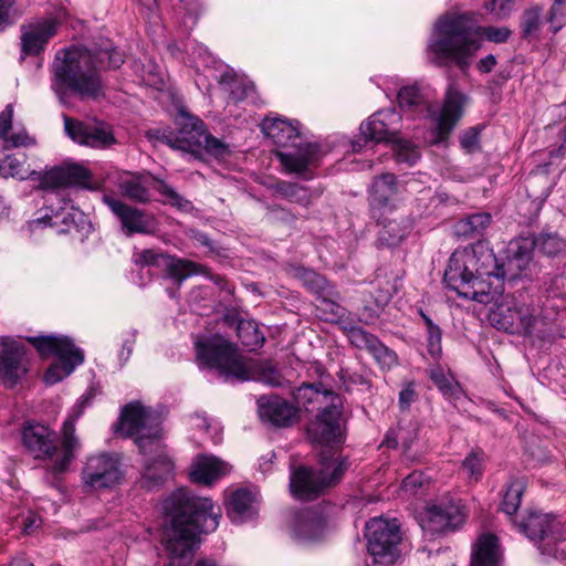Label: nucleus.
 Listing matches in <instances>:
<instances>
[{"label": "nucleus", "instance_id": "nucleus-13", "mask_svg": "<svg viewBox=\"0 0 566 566\" xmlns=\"http://www.w3.org/2000/svg\"><path fill=\"white\" fill-rule=\"evenodd\" d=\"M178 133L166 137V143L174 149L196 156L203 146L208 153L222 157L229 153L228 146L206 132L205 124L198 117L190 115L184 108L176 115Z\"/></svg>", "mask_w": 566, "mask_h": 566}, {"label": "nucleus", "instance_id": "nucleus-62", "mask_svg": "<svg viewBox=\"0 0 566 566\" xmlns=\"http://www.w3.org/2000/svg\"><path fill=\"white\" fill-rule=\"evenodd\" d=\"M495 65H496L495 56L493 54H489L478 62L476 69L479 70V72L485 74V73H490L494 69Z\"/></svg>", "mask_w": 566, "mask_h": 566}, {"label": "nucleus", "instance_id": "nucleus-7", "mask_svg": "<svg viewBox=\"0 0 566 566\" xmlns=\"http://www.w3.org/2000/svg\"><path fill=\"white\" fill-rule=\"evenodd\" d=\"M93 394L86 391L72 407L62 427V440L57 443L55 432L40 422L28 421L21 429V441L34 459H49L51 470L59 474L65 472L75 458L80 441L75 436V421L91 405Z\"/></svg>", "mask_w": 566, "mask_h": 566}, {"label": "nucleus", "instance_id": "nucleus-40", "mask_svg": "<svg viewBox=\"0 0 566 566\" xmlns=\"http://www.w3.org/2000/svg\"><path fill=\"white\" fill-rule=\"evenodd\" d=\"M430 379L449 400H457L462 395V389L454 377L441 366H432L429 369Z\"/></svg>", "mask_w": 566, "mask_h": 566}, {"label": "nucleus", "instance_id": "nucleus-47", "mask_svg": "<svg viewBox=\"0 0 566 566\" xmlns=\"http://www.w3.org/2000/svg\"><path fill=\"white\" fill-rule=\"evenodd\" d=\"M524 492V483L523 481L515 480L510 483L507 486V490L504 494L503 502H502V511L507 515H513L520 504H521V497Z\"/></svg>", "mask_w": 566, "mask_h": 566}, {"label": "nucleus", "instance_id": "nucleus-12", "mask_svg": "<svg viewBox=\"0 0 566 566\" xmlns=\"http://www.w3.org/2000/svg\"><path fill=\"white\" fill-rule=\"evenodd\" d=\"M494 301L495 307L489 318L494 327L510 334L531 335L541 332L545 324L538 310L530 304L521 303L514 296H502V301Z\"/></svg>", "mask_w": 566, "mask_h": 566}, {"label": "nucleus", "instance_id": "nucleus-42", "mask_svg": "<svg viewBox=\"0 0 566 566\" xmlns=\"http://www.w3.org/2000/svg\"><path fill=\"white\" fill-rule=\"evenodd\" d=\"M274 190L280 197L302 206H307L311 201L310 191L296 184L279 181L275 184Z\"/></svg>", "mask_w": 566, "mask_h": 566}, {"label": "nucleus", "instance_id": "nucleus-55", "mask_svg": "<svg viewBox=\"0 0 566 566\" xmlns=\"http://www.w3.org/2000/svg\"><path fill=\"white\" fill-rule=\"evenodd\" d=\"M423 317V321L427 325V333H428V348L431 355H438L441 352V331L439 326L433 324V322L423 313L421 314Z\"/></svg>", "mask_w": 566, "mask_h": 566}, {"label": "nucleus", "instance_id": "nucleus-6", "mask_svg": "<svg viewBox=\"0 0 566 566\" xmlns=\"http://www.w3.org/2000/svg\"><path fill=\"white\" fill-rule=\"evenodd\" d=\"M496 258L484 242L455 250L444 271L447 286L463 298L491 304L499 294L484 279L494 276Z\"/></svg>", "mask_w": 566, "mask_h": 566}, {"label": "nucleus", "instance_id": "nucleus-37", "mask_svg": "<svg viewBox=\"0 0 566 566\" xmlns=\"http://www.w3.org/2000/svg\"><path fill=\"white\" fill-rule=\"evenodd\" d=\"M419 424L417 421L400 422L397 428L390 429L384 440V444L388 448L401 447L406 457L411 461L418 460L419 457L408 455V452L412 448L413 443L418 439Z\"/></svg>", "mask_w": 566, "mask_h": 566}, {"label": "nucleus", "instance_id": "nucleus-4", "mask_svg": "<svg viewBox=\"0 0 566 566\" xmlns=\"http://www.w3.org/2000/svg\"><path fill=\"white\" fill-rule=\"evenodd\" d=\"M40 186L46 192V206L39 211V217L28 222L30 231L50 227L61 234L84 222V213L72 205L65 189L92 188L91 174L85 167L78 164L54 167L41 176Z\"/></svg>", "mask_w": 566, "mask_h": 566}, {"label": "nucleus", "instance_id": "nucleus-20", "mask_svg": "<svg viewBox=\"0 0 566 566\" xmlns=\"http://www.w3.org/2000/svg\"><path fill=\"white\" fill-rule=\"evenodd\" d=\"M120 478L118 459L106 453L87 458L82 471L84 485L92 490L112 488L119 482Z\"/></svg>", "mask_w": 566, "mask_h": 566}, {"label": "nucleus", "instance_id": "nucleus-10", "mask_svg": "<svg viewBox=\"0 0 566 566\" xmlns=\"http://www.w3.org/2000/svg\"><path fill=\"white\" fill-rule=\"evenodd\" d=\"M196 361L201 369L217 370L224 380H249L250 366L235 345L220 335L198 336Z\"/></svg>", "mask_w": 566, "mask_h": 566}, {"label": "nucleus", "instance_id": "nucleus-31", "mask_svg": "<svg viewBox=\"0 0 566 566\" xmlns=\"http://www.w3.org/2000/svg\"><path fill=\"white\" fill-rule=\"evenodd\" d=\"M231 471V465L212 454L197 455L189 471L192 482L211 485Z\"/></svg>", "mask_w": 566, "mask_h": 566}, {"label": "nucleus", "instance_id": "nucleus-1", "mask_svg": "<svg viewBox=\"0 0 566 566\" xmlns=\"http://www.w3.org/2000/svg\"><path fill=\"white\" fill-rule=\"evenodd\" d=\"M163 511L161 543L168 553V566H186L191 562L198 535L218 527L221 509L209 497L179 489L165 499Z\"/></svg>", "mask_w": 566, "mask_h": 566}, {"label": "nucleus", "instance_id": "nucleus-58", "mask_svg": "<svg viewBox=\"0 0 566 566\" xmlns=\"http://www.w3.org/2000/svg\"><path fill=\"white\" fill-rule=\"evenodd\" d=\"M460 144L463 149L468 153H473L479 148L480 144V128L479 127H470L464 130L460 136Z\"/></svg>", "mask_w": 566, "mask_h": 566}, {"label": "nucleus", "instance_id": "nucleus-14", "mask_svg": "<svg viewBox=\"0 0 566 566\" xmlns=\"http://www.w3.org/2000/svg\"><path fill=\"white\" fill-rule=\"evenodd\" d=\"M513 522L531 541L543 542V553L554 555L566 565V545L555 547L558 542H566V523L553 515L536 512Z\"/></svg>", "mask_w": 566, "mask_h": 566}, {"label": "nucleus", "instance_id": "nucleus-27", "mask_svg": "<svg viewBox=\"0 0 566 566\" xmlns=\"http://www.w3.org/2000/svg\"><path fill=\"white\" fill-rule=\"evenodd\" d=\"M566 24V7L552 6L549 17L541 8L526 9L521 17V29L525 35L534 33H557Z\"/></svg>", "mask_w": 566, "mask_h": 566}, {"label": "nucleus", "instance_id": "nucleus-60", "mask_svg": "<svg viewBox=\"0 0 566 566\" xmlns=\"http://www.w3.org/2000/svg\"><path fill=\"white\" fill-rule=\"evenodd\" d=\"M417 398L412 382H408L399 392V405L402 409H408Z\"/></svg>", "mask_w": 566, "mask_h": 566}, {"label": "nucleus", "instance_id": "nucleus-38", "mask_svg": "<svg viewBox=\"0 0 566 566\" xmlns=\"http://www.w3.org/2000/svg\"><path fill=\"white\" fill-rule=\"evenodd\" d=\"M35 175L38 174L27 166V157L22 153L6 155L0 158V176L4 178L13 177L24 180Z\"/></svg>", "mask_w": 566, "mask_h": 566}, {"label": "nucleus", "instance_id": "nucleus-28", "mask_svg": "<svg viewBox=\"0 0 566 566\" xmlns=\"http://www.w3.org/2000/svg\"><path fill=\"white\" fill-rule=\"evenodd\" d=\"M464 522L461 509L452 503L428 506L420 520L423 531L436 534L455 530Z\"/></svg>", "mask_w": 566, "mask_h": 566}, {"label": "nucleus", "instance_id": "nucleus-50", "mask_svg": "<svg viewBox=\"0 0 566 566\" xmlns=\"http://www.w3.org/2000/svg\"><path fill=\"white\" fill-rule=\"evenodd\" d=\"M396 159L398 163H405L408 166L415 165L420 158V151L409 140L398 138L395 143Z\"/></svg>", "mask_w": 566, "mask_h": 566}, {"label": "nucleus", "instance_id": "nucleus-15", "mask_svg": "<svg viewBox=\"0 0 566 566\" xmlns=\"http://www.w3.org/2000/svg\"><path fill=\"white\" fill-rule=\"evenodd\" d=\"M367 551L374 563L391 565L400 556L401 532L396 518L375 517L365 527Z\"/></svg>", "mask_w": 566, "mask_h": 566}, {"label": "nucleus", "instance_id": "nucleus-19", "mask_svg": "<svg viewBox=\"0 0 566 566\" xmlns=\"http://www.w3.org/2000/svg\"><path fill=\"white\" fill-rule=\"evenodd\" d=\"M197 67H203L205 76L212 77L221 85L228 86L230 98L237 103L243 101L253 92L252 84H242L237 80L232 67L220 61L207 50L201 49L198 54Z\"/></svg>", "mask_w": 566, "mask_h": 566}, {"label": "nucleus", "instance_id": "nucleus-3", "mask_svg": "<svg viewBox=\"0 0 566 566\" xmlns=\"http://www.w3.org/2000/svg\"><path fill=\"white\" fill-rule=\"evenodd\" d=\"M124 54L106 41L96 51L72 45L56 52L52 64L51 88L62 104H66L67 92L82 98H96L102 92L99 69H118Z\"/></svg>", "mask_w": 566, "mask_h": 566}, {"label": "nucleus", "instance_id": "nucleus-29", "mask_svg": "<svg viewBox=\"0 0 566 566\" xmlns=\"http://www.w3.org/2000/svg\"><path fill=\"white\" fill-rule=\"evenodd\" d=\"M400 185L394 174L376 177L369 189V202L375 218L391 211L396 207Z\"/></svg>", "mask_w": 566, "mask_h": 566}, {"label": "nucleus", "instance_id": "nucleus-26", "mask_svg": "<svg viewBox=\"0 0 566 566\" xmlns=\"http://www.w3.org/2000/svg\"><path fill=\"white\" fill-rule=\"evenodd\" d=\"M539 314L545 324L566 314V276L554 274L546 277L539 297Z\"/></svg>", "mask_w": 566, "mask_h": 566}, {"label": "nucleus", "instance_id": "nucleus-63", "mask_svg": "<svg viewBox=\"0 0 566 566\" xmlns=\"http://www.w3.org/2000/svg\"><path fill=\"white\" fill-rule=\"evenodd\" d=\"M41 526V518L35 514H29L23 521V528L27 534L32 533Z\"/></svg>", "mask_w": 566, "mask_h": 566}, {"label": "nucleus", "instance_id": "nucleus-46", "mask_svg": "<svg viewBox=\"0 0 566 566\" xmlns=\"http://www.w3.org/2000/svg\"><path fill=\"white\" fill-rule=\"evenodd\" d=\"M29 30L23 31L22 35H54L60 32V21L54 17L39 18L31 21Z\"/></svg>", "mask_w": 566, "mask_h": 566}, {"label": "nucleus", "instance_id": "nucleus-34", "mask_svg": "<svg viewBox=\"0 0 566 566\" xmlns=\"http://www.w3.org/2000/svg\"><path fill=\"white\" fill-rule=\"evenodd\" d=\"M13 107L8 104L6 108L0 113V140L3 148H19L28 147L35 143L34 138L31 137L24 128H13Z\"/></svg>", "mask_w": 566, "mask_h": 566}, {"label": "nucleus", "instance_id": "nucleus-43", "mask_svg": "<svg viewBox=\"0 0 566 566\" xmlns=\"http://www.w3.org/2000/svg\"><path fill=\"white\" fill-rule=\"evenodd\" d=\"M533 240L535 249L548 256H555L566 251V241L555 233H541Z\"/></svg>", "mask_w": 566, "mask_h": 566}, {"label": "nucleus", "instance_id": "nucleus-61", "mask_svg": "<svg viewBox=\"0 0 566 566\" xmlns=\"http://www.w3.org/2000/svg\"><path fill=\"white\" fill-rule=\"evenodd\" d=\"M187 237L190 240H192L193 242H196L198 245L206 247L210 251L213 250L212 241L209 239V237L206 233H203L199 230H196V229H189L187 231Z\"/></svg>", "mask_w": 566, "mask_h": 566}, {"label": "nucleus", "instance_id": "nucleus-64", "mask_svg": "<svg viewBox=\"0 0 566 566\" xmlns=\"http://www.w3.org/2000/svg\"><path fill=\"white\" fill-rule=\"evenodd\" d=\"M391 294L388 290L379 291V294L375 297L376 307L382 308L390 300Z\"/></svg>", "mask_w": 566, "mask_h": 566}, {"label": "nucleus", "instance_id": "nucleus-59", "mask_svg": "<svg viewBox=\"0 0 566 566\" xmlns=\"http://www.w3.org/2000/svg\"><path fill=\"white\" fill-rule=\"evenodd\" d=\"M13 6L14 0H0V32L14 22Z\"/></svg>", "mask_w": 566, "mask_h": 566}, {"label": "nucleus", "instance_id": "nucleus-8", "mask_svg": "<svg viewBox=\"0 0 566 566\" xmlns=\"http://www.w3.org/2000/svg\"><path fill=\"white\" fill-rule=\"evenodd\" d=\"M261 127L265 136L277 147L286 149L279 150L275 155L290 174L304 175L311 171L326 154L322 145L305 140L302 125L297 120L266 117Z\"/></svg>", "mask_w": 566, "mask_h": 566}, {"label": "nucleus", "instance_id": "nucleus-33", "mask_svg": "<svg viewBox=\"0 0 566 566\" xmlns=\"http://www.w3.org/2000/svg\"><path fill=\"white\" fill-rule=\"evenodd\" d=\"M226 506L227 513L233 522L243 523L258 514V497L248 489H238L229 495Z\"/></svg>", "mask_w": 566, "mask_h": 566}, {"label": "nucleus", "instance_id": "nucleus-53", "mask_svg": "<svg viewBox=\"0 0 566 566\" xmlns=\"http://www.w3.org/2000/svg\"><path fill=\"white\" fill-rule=\"evenodd\" d=\"M156 190L163 195L170 205L177 207L178 209L189 210L191 208V202L182 198L171 186L165 181L158 180Z\"/></svg>", "mask_w": 566, "mask_h": 566}, {"label": "nucleus", "instance_id": "nucleus-36", "mask_svg": "<svg viewBox=\"0 0 566 566\" xmlns=\"http://www.w3.org/2000/svg\"><path fill=\"white\" fill-rule=\"evenodd\" d=\"M296 403L306 409L313 410L316 405L318 409H323L326 405H332L333 397H339L328 389H323L322 385L303 384L293 394Z\"/></svg>", "mask_w": 566, "mask_h": 566}, {"label": "nucleus", "instance_id": "nucleus-24", "mask_svg": "<svg viewBox=\"0 0 566 566\" xmlns=\"http://www.w3.org/2000/svg\"><path fill=\"white\" fill-rule=\"evenodd\" d=\"M290 530L300 543L316 542L327 533L328 517L321 509H304L292 515Z\"/></svg>", "mask_w": 566, "mask_h": 566}, {"label": "nucleus", "instance_id": "nucleus-17", "mask_svg": "<svg viewBox=\"0 0 566 566\" xmlns=\"http://www.w3.org/2000/svg\"><path fill=\"white\" fill-rule=\"evenodd\" d=\"M28 347L21 338L0 337V381L7 388L14 387L28 373Z\"/></svg>", "mask_w": 566, "mask_h": 566}, {"label": "nucleus", "instance_id": "nucleus-18", "mask_svg": "<svg viewBox=\"0 0 566 566\" xmlns=\"http://www.w3.org/2000/svg\"><path fill=\"white\" fill-rule=\"evenodd\" d=\"M481 15L470 12H449L434 23L436 35H510L506 29L482 27Z\"/></svg>", "mask_w": 566, "mask_h": 566}, {"label": "nucleus", "instance_id": "nucleus-54", "mask_svg": "<svg viewBox=\"0 0 566 566\" xmlns=\"http://www.w3.org/2000/svg\"><path fill=\"white\" fill-rule=\"evenodd\" d=\"M347 337L349 342L358 348H365L369 352L377 337L365 332L363 328L358 326H350L346 328Z\"/></svg>", "mask_w": 566, "mask_h": 566}, {"label": "nucleus", "instance_id": "nucleus-22", "mask_svg": "<svg viewBox=\"0 0 566 566\" xmlns=\"http://www.w3.org/2000/svg\"><path fill=\"white\" fill-rule=\"evenodd\" d=\"M63 120L66 135L80 145L105 148L115 143L113 130L106 123H84L66 115Z\"/></svg>", "mask_w": 566, "mask_h": 566}, {"label": "nucleus", "instance_id": "nucleus-16", "mask_svg": "<svg viewBox=\"0 0 566 566\" xmlns=\"http://www.w3.org/2000/svg\"><path fill=\"white\" fill-rule=\"evenodd\" d=\"M481 48L476 38H438L428 46V57L438 66L455 65L467 72Z\"/></svg>", "mask_w": 566, "mask_h": 566}, {"label": "nucleus", "instance_id": "nucleus-5", "mask_svg": "<svg viewBox=\"0 0 566 566\" xmlns=\"http://www.w3.org/2000/svg\"><path fill=\"white\" fill-rule=\"evenodd\" d=\"M117 430L134 438L140 453L147 457L142 473L145 486L151 489L171 474L174 463L164 450L158 412L137 401L130 402L122 410Z\"/></svg>", "mask_w": 566, "mask_h": 566}, {"label": "nucleus", "instance_id": "nucleus-9", "mask_svg": "<svg viewBox=\"0 0 566 566\" xmlns=\"http://www.w3.org/2000/svg\"><path fill=\"white\" fill-rule=\"evenodd\" d=\"M398 102L405 111L428 112L431 120L429 143L439 145L448 142L453 129L463 117L470 97L459 90L454 83H450L441 106L431 109L420 87L418 85H407L399 90Z\"/></svg>", "mask_w": 566, "mask_h": 566}, {"label": "nucleus", "instance_id": "nucleus-48", "mask_svg": "<svg viewBox=\"0 0 566 566\" xmlns=\"http://www.w3.org/2000/svg\"><path fill=\"white\" fill-rule=\"evenodd\" d=\"M190 424L195 429L203 430L211 438L213 444H218L222 440V427L214 419H207L205 416L196 413L190 418Z\"/></svg>", "mask_w": 566, "mask_h": 566}, {"label": "nucleus", "instance_id": "nucleus-49", "mask_svg": "<svg viewBox=\"0 0 566 566\" xmlns=\"http://www.w3.org/2000/svg\"><path fill=\"white\" fill-rule=\"evenodd\" d=\"M298 275L304 285L313 293L319 295L329 294L331 286L326 279L321 274L308 269H301Z\"/></svg>", "mask_w": 566, "mask_h": 566}, {"label": "nucleus", "instance_id": "nucleus-21", "mask_svg": "<svg viewBox=\"0 0 566 566\" xmlns=\"http://www.w3.org/2000/svg\"><path fill=\"white\" fill-rule=\"evenodd\" d=\"M535 242L532 238H517L511 240L505 249V259L494 269L496 279L510 281L520 277L532 261Z\"/></svg>", "mask_w": 566, "mask_h": 566}, {"label": "nucleus", "instance_id": "nucleus-45", "mask_svg": "<svg viewBox=\"0 0 566 566\" xmlns=\"http://www.w3.org/2000/svg\"><path fill=\"white\" fill-rule=\"evenodd\" d=\"M238 336L241 339L242 345L248 347L250 350L261 347L264 343L263 334L252 322H240L238 325Z\"/></svg>", "mask_w": 566, "mask_h": 566}, {"label": "nucleus", "instance_id": "nucleus-51", "mask_svg": "<svg viewBox=\"0 0 566 566\" xmlns=\"http://www.w3.org/2000/svg\"><path fill=\"white\" fill-rule=\"evenodd\" d=\"M369 353L381 368H391L397 364L395 352L385 346L378 338L369 349Z\"/></svg>", "mask_w": 566, "mask_h": 566}, {"label": "nucleus", "instance_id": "nucleus-35", "mask_svg": "<svg viewBox=\"0 0 566 566\" xmlns=\"http://www.w3.org/2000/svg\"><path fill=\"white\" fill-rule=\"evenodd\" d=\"M502 552L497 537L493 534H482L474 544L471 565L472 566H501Z\"/></svg>", "mask_w": 566, "mask_h": 566}, {"label": "nucleus", "instance_id": "nucleus-52", "mask_svg": "<svg viewBox=\"0 0 566 566\" xmlns=\"http://www.w3.org/2000/svg\"><path fill=\"white\" fill-rule=\"evenodd\" d=\"M430 484V478L423 472L413 471L402 481V491L409 495H417Z\"/></svg>", "mask_w": 566, "mask_h": 566}, {"label": "nucleus", "instance_id": "nucleus-11", "mask_svg": "<svg viewBox=\"0 0 566 566\" xmlns=\"http://www.w3.org/2000/svg\"><path fill=\"white\" fill-rule=\"evenodd\" d=\"M41 357L55 356L56 361L50 365L43 376L46 385H55L71 375L84 361L83 350L76 347L67 336L46 335L28 337Z\"/></svg>", "mask_w": 566, "mask_h": 566}, {"label": "nucleus", "instance_id": "nucleus-2", "mask_svg": "<svg viewBox=\"0 0 566 566\" xmlns=\"http://www.w3.org/2000/svg\"><path fill=\"white\" fill-rule=\"evenodd\" d=\"M342 407L340 397H333L332 405L324 406L307 428L311 441L327 449L321 453L322 469L319 472L301 467L291 473L290 489L293 496L298 500L315 499L326 486L338 482L347 469L346 462L335 458L333 451L345 440Z\"/></svg>", "mask_w": 566, "mask_h": 566}, {"label": "nucleus", "instance_id": "nucleus-30", "mask_svg": "<svg viewBox=\"0 0 566 566\" xmlns=\"http://www.w3.org/2000/svg\"><path fill=\"white\" fill-rule=\"evenodd\" d=\"M103 201L120 221L122 230L126 235L146 233L150 230L151 219L142 210L107 195L103 197Z\"/></svg>", "mask_w": 566, "mask_h": 566}, {"label": "nucleus", "instance_id": "nucleus-25", "mask_svg": "<svg viewBox=\"0 0 566 566\" xmlns=\"http://www.w3.org/2000/svg\"><path fill=\"white\" fill-rule=\"evenodd\" d=\"M163 260L169 275L181 283L192 275H205L207 270L203 265L190 260L158 254L153 250H143L134 254V262L140 266L159 264Z\"/></svg>", "mask_w": 566, "mask_h": 566}, {"label": "nucleus", "instance_id": "nucleus-32", "mask_svg": "<svg viewBox=\"0 0 566 566\" xmlns=\"http://www.w3.org/2000/svg\"><path fill=\"white\" fill-rule=\"evenodd\" d=\"M259 416L263 421L270 422L276 427L291 426L295 419L297 411L289 401L277 397H260L258 399Z\"/></svg>", "mask_w": 566, "mask_h": 566}, {"label": "nucleus", "instance_id": "nucleus-39", "mask_svg": "<svg viewBox=\"0 0 566 566\" xmlns=\"http://www.w3.org/2000/svg\"><path fill=\"white\" fill-rule=\"evenodd\" d=\"M120 193L134 201L146 202L149 199V190L146 179L138 175L126 174L118 180Z\"/></svg>", "mask_w": 566, "mask_h": 566}, {"label": "nucleus", "instance_id": "nucleus-57", "mask_svg": "<svg viewBox=\"0 0 566 566\" xmlns=\"http://www.w3.org/2000/svg\"><path fill=\"white\" fill-rule=\"evenodd\" d=\"M48 38H22L21 42V60L27 56L38 55L44 50Z\"/></svg>", "mask_w": 566, "mask_h": 566}, {"label": "nucleus", "instance_id": "nucleus-41", "mask_svg": "<svg viewBox=\"0 0 566 566\" xmlns=\"http://www.w3.org/2000/svg\"><path fill=\"white\" fill-rule=\"evenodd\" d=\"M491 219L488 212L470 214L457 223V233L465 237L481 235L490 226Z\"/></svg>", "mask_w": 566, "mask_h": 566}, {"label": "nucleus", "instance_id": "nucleus-23", "mask_svg": "<svg viewBox=\"0 0 566 566\" xmlns=\"http://www.w3.org/2000/svg\"><path fill=\"white\" fill-rule=\"evenodd\" d=\"M401 129V115L395 108L380 109L360 124L365 143H395Z\"/></svg>", "mask_w": 566, "mask_h": 566}, {"label": "nucleus", "instance_id": "nucleus-56", "mask_svg": "<svg viewBox=\"0 0 566 566\" xmlns=\"http://www.w3.org/2000/svg\"><path fill=\"white\" fill-rule=\"evenodd\" d=\"M514 1L515 0H489L484 3V8L496 19H503L512 12Z\"/></svg>", "mask_w": 566, "mask_h": 566}, {"label": "nucleus", "instance_id": "nucleus-44", "mask_svg": "<svg viewBox=\"0 0 566 566\" xmlns=\"http://www.w3.org/2000/svg\"><path fill=\"white\" fill-rule=\"evenodd\" d=\"M486 455L481 450H472L462 462V470L470 481L478 482L484 472Z\"/></svg>", "mask_w": 566, "mask_h": 566}]
</instances>
